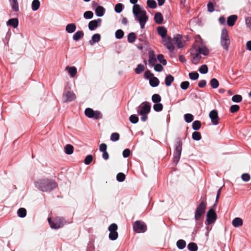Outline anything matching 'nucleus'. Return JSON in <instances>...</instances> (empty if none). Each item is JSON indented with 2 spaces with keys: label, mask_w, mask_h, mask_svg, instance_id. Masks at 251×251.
Segmentation results:
<instances>
[{
  "label": "nucleus",
  "mask_w": 251,
  "mask_h": 251,
  "mask_svg": "<svg viewBox=\"0 0 251 251\" xmlns=\"http://www.w3.org/2000/svg\"><path fill=\"white\" fill-rule=\"evenodd\" d=\"M11 7L12 9L14 11H18L19 10V4L17 0H9Z\"/></svg>",
  "instance_id": "nucleus-30"
},
{
  "label": "nucleus",
  "mask_w": 251,
  "mask_h": 251,
  "mask_svg": "<svg viewBox=\"0 0 251 251\" xmlns=\"http://www.w3.org/2000/svg\"><path fill=\"white\" fill-rule=\"evenodd\" d=\"M240 107L238 105H232L230 107V112L233 113H235L239 110Z\"/></svg>",
  "instance_id": "nucleus-60"
},
{
  "label": "nucleus",
  "mask_w": 251,
  "mask_h": 251,
  "mask_svg": "<svg viewBox=\"0 0 251 251\" xmlns=\"http://www.w3.org/2000/svg\"><path fill=\"white\" fill-rule=\"evenodd\" d=\"M243 222L241 218H234L232 222V224L233 226L237 227L243 225Z\"/></svg>",
  "instance_id": "nucleus-22"
},
{
  "label": "nucleus",
  "mask_w": 251,
  "mask_h": 251,
  "mask_svg": "<svg viewBox=\"0 0 251 251\" xmlns=\"http://www.w3.org/2000/svg\"><path fill=\"white\" fill-rule=\"evenodd\" d=\"M154 111L156 112L161 111L163 109V105L160 103H155L153 106Z\"/></svg>",
  "instance_id": "nucleus-46"
},
{
  "label": "nucleus",
  "mask_w": 251,
  "mask_h": 251,
  "mask_svg": "<svg viewBox=\"0 0 251 251\" xmlns=\"http://www.w3.org/2000/svg\"><path fill=\"white\" fill-rule=\"evenodd\" d=\"M181 38L182 36L179 34H177L173 39L174 43L176 44L177 47L179 49L182 48L184 46Z\"/></svg>",
  "instance_id": "nucleus-18"
},
{
  "label": "nucleus",
  "mask_w": 251,
  "mask_h": 251,
  "mask_svg": "<svg viewBox=\"0 0 251 251\" xmlns=\"http://www.w3.org/2000/svg\"><path fill=\"white\" fill-rule=\"evenodd\" d=\"M154 19L156 24H161L163 22V17L161 13L157 12L154 15Z\"/></svg>",
  "instance_id": "nucleus-24"
},
{
  "label": "nucleus",
  "mask_w": 251,
  "mask_h": 251,
  "mask_svg": "<svg viewBox=\"0 0 251 251\" xmlns=\"http://www.w3.org/2000/svg\"><path fill=\"white\" fill-rule=\"evenodd\" d=\"M208 11L210 12H212L214 11V7L213 3L211 2H209L207 4Z\"/></svg>",
  "instance_id": "nucleus-64"
},
{
  "label": "nucleus",
  "mask_w": 251,
  "mask_h": 251,
  "mask_svg": "<svg viewBox=\"0 0 251 251\" xmlns=\"http://www.w3.org/2000/svg\"><path fill=\"white\" fill-rule=\"evenodd\" d=\"M132 12L135 20L139 22L141 28H144L148 20L146 11L143 10L139 4H135L133 6Z\"/></svg>",
  "instance_id": "nucleus-2"
},
{
  "label": "nucleus",
  "mask_w": 251,
  "mask_h": 251,
  "mask_svg": "<svg viewBox=\"0 0 251 251\" xmlns=\"http://www.w3.org/2000/svg\"><path fill=\"white\" fill-rule=\"evenodd\" d=\"M181 156L180 153L174 152V161L176 164L179 161Z\"/></svg>",
  "instance_id": "nucleus-61"
},
{
  "label": "nucleus",
  "mask_w": 251,
  "mask_h": 251,
  "mask_svg": "<svg viewBox=\"0 0 251 251\" xmlns=\"http://www.w3.org/2000/svg\"><path fill=\"white\" fill-rule=\"evenodd\" d=\"M105 12V9L101 6H98L95 9V13L97 16L101 17L102 16Z\"/></svg>",
  "instance_id": "nucleus-25"
},
{
  "label": "nucleus",
  "mask_w": 251,
  "mask_h": 251,
  "mask_svg": "<svg viewBox=\"0 0 251 251\" xmlns=\"http://www.w3.org/2000/svg\"><path fill=\"white\" fill-rule=\"evenodd\" d=\"M189 77L192 80H197L199 76V75L198 73L194 72L190 73L189 74Z\"/></svg>",
  "instance_id": "nucleus-51"
},
{
  "label": "nucleus",
  "mask_w": 251,
  "mask_h": 251,
  "mask_svg": "<svg viewBox=\"0 0 251 251\" xmlns=\"http://www.w3.org/2000/svg\"><path fill=\"white\" fill-rule=\"evenodd\" d=\"M210 84L213 89L217 88L219 86V83L216 78H212L210 81Z\"/></svg>",
  "instance_id": "nucleus-36"
},
{
  "label": "nucleus",
  "mask_w": 251,
  "mask_h": 251,
  "mask_svg": "<svg viewBox=\"0 0 251 251\" xmlns=\"http://www.w3.org/2000/svg\"><path fill=\"white\" fill-rule=\"evenodd\" d=\"M189 82L187 81H183L180 84V87L183 90H186L189 86Z\"/></svg>",
  "instance_id": "nucleus-58"
},
{
  "label": "nucleus",
  "mask_w": 251,
  "mask_h": 251,
  "mask_svg": "<svg viewBox=\"0 0 251 251\" xmlns=\"http://www.w3.org/2000/svg\"><path fill=\"white\" fill-rule=\"evenodd\" d=\"M159 80L156 77H153L150 80V84L152 87H156L159 85Z\"/></svg>",
  "instance_id": "nucleus-32"
},
{
  "label": "nucleus",
  "mask_w": 251,
  "mask_h": 251,
  "mask_svg": "<svg viewBox=\"0 0 251 251\" xmlns=\"http://www.w3.org/2000/svg\"><path fill=\"white\" fill-rule=\"evenodd\" d=\"M63 99L64 102L71 101L76 99L75 95L71 91H65L63 93Z\"/></svg>",
  "instance_id": "nucleus-13"
},
{
  "label": "nucleus",
  "mask_w": 251,
  "mask_h": 251,
  "mask_svg": "<svg viewBox=\"0 0 251 251\" xmlns=\"http://www.w3.org/2000/svg\"><path fill=\"white\" fill-rule=\"evenodd\" d=\"M48 222L50 227L54 229H58L62 227L66 223L65 221L63 218L58 217L54 218L53 221L51 220L50 218H49Z\"/></svg>",
  "instance_id": "nucleus-5"
},
{
  "label": "nucleus",
  "mask_w": 251,
  "mask_h": 251,
  "mask_svg": "<svg viewBox=\"0 0 251 251\" xmlns=\"http://www.w3.org/2000/svg\"><path fill=\"white\" fill-rule=\"evenodd\" d=\"M35 185L37 189L43 192H50L57 186L54 180L49 178L40 179L35 181Z\"/></svg>",
  "instance_id": "nucleus-1"
},
{
  "label": "nucleus",
  "mask_w": 251,
  "mask_h": 251,
  "mask_svg": "<svg viewBox=\"0 0 251 251\" xmlns=\"http://www.w3.org/2000/svg\"><path fill=\"white\" fill-rule=\"evenodd\" d=\"M86 116L89 118L97 120L102 118L101 113L99 111H94L92 108H87L84 111Z\"/></svg>",
  "instance_id": "nucleus-8"
},
{
  "label": "nucleus",
  "mask_w": 251,
  "mask_h": 251,
  "mask_svg": "<svg viewBox=\"0 0 251 251\" xmlns=\"http://www.w3.org/2000/svg\"><path fill=\"white\" fill-rule=\"evenodd\" d=\"M123 9V5L122 3H118L115 6V11L117 13H120L122 12Z\"/></svg>",
  "instance_id": "nucleus-57"
},
{
  "label": "nucleus",
  "mask_w": 251,
  "mask_h": 251,
  "mask_svg": "<svg viewBox=\"0 0 251 251\" xmlns=\"http://www.w3.org/2000/svg\"><path fill=\"white\" fill-rule=\"evenodd\" d=\"M199 71L200 73L205 74L208 72V67L206 65H202L200 67Z\"/></svg>",
  "instance_id": "nucleus-48"
},
{
  "label": "nucleus",
  "mask_w": 251,
  "mask_h": 251,
  "mask_svg": "<svg viewBox=\"0 0 251 251\" xmlns=\"http://www.w3.org/2000/svg\"><path fill=\"white\" fill-rule=\"evenodd\" d=\"M151 99L154 103H159L161 100V98L159 95L155 94L152 95Z\"/></svg>",
  "instance_id": "nucleus-45"
},
{
  "label": "nucleus",
  "mask_w": 251,
  "mask_h": 251,
  "mask_svg": "<svg viewBox=\"0 0 251 251\" xmlns=\"http://www.w3.org/2000/svg\"><path fill=\"white\" fill-rule=\"evenodd\" d=\"M157 32L159 35H160L162 38H164L166 36L167 30L163 26H159L157 28Z\"/></svg>",
  "instance_id": "nucleus-26"
},
{
  "label": "nucleus",
  "mask_w": 251,
  "mask_h": 251,
  "mask_svg": "<svg viewBox=\"0 0 251 251\" xmlns=\"http://www.w3.org/2000/svg\"><path fill=\"white\" fill-rule=\"evenodd\" d=\"M119 134L117 132L112 133L110 136V140L113 142H116L119 140Z\"/></svg>",
  "instance_id": "nucleus-47"
},
{
  "label": "nucleus",
  "mask_w": 251,
  "mask_h": 251,
  "mask_svg": "<svg viewBox=\"0 0 251 251\" xmlns=\"http://www.w3.org/2000/svg\"><path fill=\"white\" fill-rule=\"evenodd\" d=\"M133 226L134 230L138 233L144 232L147 230L146 225L144 222L140 221L134 222Z\"/></svg>",
  "instance_id": "nucleus-11"
},
{
  "label": "nucleus",
  "mask_w": 251,
  "mask_h": 251,
  "mask_svg": "<svg viewBox=\"0 0 251 251\" xmlns=\"http://www.w3.org/2000/svg\"><path fill=\"white\" fill-rule=\"evenodd\" d=\"M157 59L163 65H166L167 64V61L166 59H164V57L163 54H158L157 55Z\"/></svg>",
  "instance_id": "nucleus-52"
},
{
  "label": "nucleus",
  "mask_w": 251,
  "mask_h": 251,
  "mask_svg": "<svg viewBox=\"0 0 251 251\" xmlns=\"http://www.w3.org/2000/svg\"><path fill=\"white\" fill-rule=\"evenodd\" d=\"M40 6V2L39 0H33L31 4L32 9L33 11L37 10Z\"/></svg>",
  "instance_id": "nucleus-33"
},
{
  "label": "nucleus",
  "mask_w": 251,
  "mask_h": 251,
  "mask_svg": "<svg viewBox=\"0 0 251 251\" xmlns=\"http://www.w3.org/2000/svg\"><path fill=\"white\" fill-rule=\"evenodd\" d=\"M145 70V67L143 65L140 64L135 69V72L137 74H140Z\"/></svg>",
  "instance_id": "nucleus-38"
},
{
  "label": "nucleus",
  "mask_w": 251,
  "mask_h": 251,
  "mask_svg": "<svg viewBox=\"0 0 251 251\" xmlns=\"http://www.w3.org/2000/svg\"><path fill=\"white\" fill-rule=\"evenodd\" d=\"M157 61L155 55L153 51H150L149 52V60L148 62L151 66H153Z\"/></svg>",
  "instance_id": "nucleus-17"
},
{
  "label": "nucleus",
  "mask_w": 251,
  "mask_h": 251,
  "mask_svg": "<svg viewBox=\"0 0 251 251\" xmlns=\"http://www.w3.org/2000/svg\"><path fill=\"white\" fill-rule=\"evenodd\" d=\"M154 69L156 72H161L163 70V66L160 64H155L154 66Z\"/></svg>",
  "instance_id": "nucleus-63"
},
{
  "label": "nucleus",
  "mask_w": 251,
  "mask_h": 251,
  "mask_svg": "<svg viewBox=\"0 0 251 251\" xmlns=\"http://www.w3.org/2000/svg\"><path fill=\"white\" fill-rule=\"evenodd\" d=\"M118 229L117 225L116 224H112L108 227V230L110 233L109 238L111 240H115L117 239L118 233L117 232Z\"/></svg>",
  "instance_id": "nucleus-10"
},
{
  "label": "nucleus",
  "mask_w": 251,
  "mask_h": 251,
  "mask_svg": "<svg viewBox=\"0 0 251 251\" xmlns=\"http://www.w3.org/2000/svg\"><path fill=\"white\" fill-rule=\"evenodd\" d=\"M190 54L191 56V60L193 64H197L200 61L201 57L198 51L193 46L190 49Z\"/></svg>",
  "instance_id": "nucleus-9"
},
{
  "label": "nucleus",
  "mask_w": 251,
  "mask_h": 251,
  "mask_svg": "<svg viewBox=\"0 0 251 251\" xmlns=\"http://www.w3.org/2000/svg\"><path fill=\"white\" fill-rule=\"evenodd\" d=\"M188 249L190 251H197L198 246L195 243H190L188 245Z\"/></svg>",
  "instance_id": "nucleus-43"
},
{
  "label": "nucleus",
  "mask_w": 251,
  "mask_h": 251,
  "mask_svg": "<svg viewBox=\"0 0 251 251\" xmlns=\"http://www.w3.org/2000/svg\"><path fill=\"white\" fill-rule=\"evenodd\" d=\"M242 100V97L240 95H235L232 98V100L234 102H240Z\"/></svg>",
  "instance_id": "nucleus-54"
},
{
  "label": "nucleus",
  "mask_w": 251,
  "mask_h": 251,
  "mask_svg": "<svg viewBox=\"0 0 251 251\" xmlns=\"http://www.w3.org/2000/svg\"><path fill=\"white\" fill-rule=\"evenodd\" d=\"M66 69L68 70V72L71 77H74L77 73L76 68L75 67H67Z\"/></svg>",
  "instance_id": "nucleus-31"
},
{
  "label": "nucleus",
  "mask_w": 251,
  "mask_h": 251,
  "mask_svg": "<svg viewBox=\"0 0 251 251\" xmlns=\"http://www.w3.org/2000/svg\"><path fill=\"white\" fill-rule=\"evenodd\" d=\"M174 81V77L171 75H167L165 79V85L169 87L171 85L172 82Z\"/></svg>",
  "instance_id": "nucleus-27"
},
{
  "label": "nucleus",
  "mask_w": 251,
  "mask_h": 251,
  "mask_svg": "<svg viewBox=\"0 0 251 251\" xmlns=\"http://www.w3.org/2000/svg\"><path fill=\"white\" fill-rule=\"evenodd\" d=\"M164 45L170 51L173 52L175 50V46L172 42V39L170 37H166L162 39Z\"/></svg>",
  "instance_id": "nucleus-12"
},
{
  "label": "nucleus",
  "mask_w": 251,
  "mask_h": 251,
  "mask_svg": "<svg viewBox=\"0 0 251 251\" xmlns=\"http://www.w3.org/2000/svg\"><path fill=\"white\" fill-rule=\"evenodd\" d=\"M93 160V156L91 155H87L84 159V163L86 165L90 164Z\"/></svg>",
  "instance_id": "nucleus-59"
},
{
  "label": "nucleus",
  "mask_w": 251,
  "mask_h": 251,
  "mask_svg": "<svg viewBox=\"0 0 251 251\" xmlns=\"http://www.w3.org/2000/svg\"><path fill=\"white\" fill-rule=\"evenodd\" d=\"M74 147L72 145L68 144L65 147V152L67 154H71L73 153Z\"/></svg>",
  "instance_id": "nucleus-35"
},
{
  "label": "nucleus",
  "mask_w": 251,
  "mask_h": 251,
  "mask_svg": "<svg viewBox=\"0 0 251 251\" xmlns=\"http://www.w3.org/2000/svg\"><path fill=\"white\" fill-rule=\"evenodd\" d=\"M237 16L236 15H232L229 16L227 19V24L229 26H232L235 25L236 21L237 20Z\"/></svg>",
  "instance_id": "nucleus-19"
},
{
  "label": "nucleus",
  "mask_w": 251,
  "mask_h": 251,
  "mask_svg": "<svg viewBox=\"0 0 251 251\" xmlns=\"http://www.w3.org/2000/svg\"><path fill=\"white\" fill-rule=\"evenodd\" d=\"M93 13L91 11H87L84 12L83 17L86 19H92L93 17Z\"/></svg>",
  "instance_id": "nucleus-50"
},
{
  "label": "nucleus",
  "mask_w": 251,
  "mask_h": 251,
  "mask_svg": "<svg viewBox=\"0 0 251 251\" xmlns=\"http://www.w3.org/2000/svg\"><path fill=\"white\" fill-rule=\"evenodd\" d=\"M100 35L99 33L94 34L91 39L89 41V44L91 46L93 45L95 43L99 42L100 40Z\"/></svg>",
  "instance_id": "nucleus-20"
},
{
  "label": "nucleus",
  "mask_w": 251,
  "mask_h": 251,
  "mask_svg": "<svg viewBox=\"0 0 251 251\" xmlns=\"http://www.w3.org/2000/svg\"><path fill=\"white\" fill-rule=\"evenodd\" d=\"M193 46L200 54H202L204 55H207L209 53V50L205 47L203 46L202 41L200 37L196 40Z\"/></svg>",
  "instance_id": "nucleus-6"
},
{
  "label": "nucleus",
  "mask_w": 251,
  "mask_h": 251,
  "mask_svg": "<svg viewBox=\"0 0 251 251\" xmlns=\"http://www.w3.org/2000/svg\"><path fill=\"white\" fill-rule=\"evenodd\" d=\"M84 33L82 31H77L76 32L73 36L74 40L77 41L83 37Z\"/></svg>",
  "instance_id": "nucleus-29"
},
{
  "label": "nucleus",
  "mask_w": 251,
  "mask_h": 251,
  "mask_svg": "<svg viewBox=\"0 0 251 251\" xmlns=\"http://www.w3.org/2000/svg\"><path fill=\"white\" fill-rule=\"evenodd\" d=\"M201 126V123L200 121H195L192 124V128L195 130H199Z\"/></svg>",
  "instance_id": "nucleus-40"
},
{
  "label": "nucleus",
  "mask_w": 251,
  "mask_h": 251,
  "mask_svg": "<svg viewBox=\"0 0 251 251\" xmlns=\"http://www.w3.org/2000/svg\"><path fill=\"white\" fill-rule=\"evenodd\" d=\"M153 74L150 71H146L144 74V77L146 79H151L153 77Z\"/></svg>",
  "instance_id": "nucleus-62"
},
{
  "label": "nucleus",
  "mask_w": 251,
  "mask_h": 251,
  "mask_svg": "<svg viewBox=\"0 0 251 251\" xmlns=\"http://www.w3.org/2000/svg\"><path fill=\"white\" fill-rule=\"evenodd\" d=\"M230 44V41L227 30L225 28L223 29L221 34L220 45L225 50L228 51Z\"/></svg>",
  "instance_id": "nucleus-4"
},
{
  "label": "nucleus",
  "mask_w": 251,
  "mask_h": 251,
  "mask_svg": "<svg viewBox=\"0 0 251 251\" xmlns=\"http://www.w3.org/2000/svg\"><path fill=\"white\" fill-rule=\"evenodd\" d=\"M147 5L151 8H156L157 7V4L154 0H148L147 1Z\"/></svg>",
  "instance_id": "nucleus-39"
},
{
  "label": "nucleus",
  "mask_w": 251,
  "mask_h": 251,
  "mask_svg": "<svg viewBox=\"0 0 251 251\" xmlns=\"http://www.w3.org/2000/svg\"><path fill=\"white\" fill-rule=\"evenodd\" d=\"M209 116L213 125H217L219 124V118L216 110H211L209 113Z\"/></svg>",
  "instance_id": "nucleus-15"
},
{
  "label": "nucleus",
  "mask_w": 251,
  "mask_h": 251,
  "mask_svg": "<svg viewBox=\"0 0 251 251\" xmlns=\"http://www.w3.org/2000/svg\"><path fill=\"white\" fill-rule=\"evenodd\" d=\"M101 19L100 18L90 21L88 24L89 29L92 31L100 27L101 25Z\"/></svg>",
  "instance_id": "nucleus-16"
},
{
  "label": "nucleus",
  "mask_w": 251,
  "mask_h": 251,
  "mask_svg": "<svg viewBox=\"0 0 251 251\" xmlns=\"http://www.w3.org/2000/svg\"><path fill=\"white\" fill-rule=\"evenodd\" d=\"M17 214L19 217L21 218H24L25 217L26 215V210L24 208H20L17 211Z\"/></svg>",
  "instance_id": "nucleus-37"
},
{
  "label": "nucleus",
  "mask_w": 251,
  "mask_h": 251,
  "mask_svg": "<svg viewBox=\"0 0 251 251\" xmlns=\"http://www.w3.org/2000/svg\"><path fill=\"white\" fill-rule=\"evenodd\" d=\"M116 178L118 181L123 182L125 179L126 176L124 173H119L117 174Z\"/></svg>",
  "instance_id": "nucleus-53"
},
{
  "label": "nucleus",
  "mask_w": 251,
  "mask_h": 251,
  "mask_svg": "<svg viewBox=\"0 0 251 251\" xmlns=\"http://www.w3.org/2000/svg\"><path fill=\"white\" fill-rule=\"evenodd\" d=\"M151 108V104L147 101L143 102L137 107V113L141 116V119L143 122L147 120L148 114L150 112Z\"/></svg>",
  "instance_id": "nucleus-3"
},
{
  "label": "nucleus",
  "mask_w": 251,
  "mask_h": 251,
  "mask_svg": "<svg viewBox=\"0 0 251 251\" xmlns=\"http://www.w3.org/2000/svg\"><path fill=\"white\" fill-rule=\"evenodd\" d=\"M18 24L19 21L17 18L10 19L6 23L8 26H11L14 28H16L18 26Z\"/></svg>",
  "instance_id": "nucleus-21"
},
{
  "label": "nucleus",
  "mask_w": 251,
  "mask_h": 251,
  "mask_svg": "<svg viewBox=\"0 0 251 251\" xmlns=\"http://www.w3.org/2000/svg\"><path fill=\"white\" fill-rule=\"evenodd\" d=\"M241 178L244 181L248 182L251 179V176L248 173H244L242 175Z\"/></svg>",
  "instance_id": "nucleus-56"
},
{
  "label": "nucleus",
  "mask_w": 251,
  "mask_h": 251,
  "mask_svg": "<svg viewBox=\"0 0 251 251\" xmlns=\"http://www.w3.org/2000/svg\"><path fill=\"white\" fill-rule=\"evenodd\" d=\"M186 245V242L184 240L180 239L176 242V246L180 250L185 248Z\"/></svg>",
  "instance_id": "nucleus-34"
},
{
  "label": "nucleus",
  "mask_w": 251,
  "mask_h": 251,
  "mask_svg": "<svg viewBox=\"0 0 251 251\" xmlns=\"http://www.w3.org/2000/svg\"><path fill=\"white\" fill-rule=\"evenodd\" d=\"M217 218V215L213 209H210L207 213L206 221L208 224L214 223Z\"/></svg>",
  "instance_id": "nucleus-14"
},
{
  "label": "nucleus",
  "mask_w": 251,
  "mask_h": 251,
  "mask_svg": "<svg viewBox=\"0 0 251 251\" xmlns=\"http://www.w3.org/2000/svg\"><path fill=\"white\" fill-rule=\"evenodd\" d=\"M184 120L186 123H189L193 121L194 116L191 114H186L184 116Z\"/></svg>",
  "instance_id": "nucleus-41"
},
{
  "label": "nucleus",
  "mask_w": 251,
  "mask_h": 251,
  "mask_svg": "<svg viewBox=\"0 0 251 251\" xmlns=\"http://www.w3.org/2000/svg\"><path fill=\"white\" fill-rule=\"evenodd\" d=\"M76 29V25L75 24H69L66 26V30L68 33H72Z\"/></svg>",
  "instance_id": "nucleus-28"
},
{
  "label": "nucleus",
  "mask_w": 251,
  "mask_h": 251,
  "mask_svg": "<svg viewBox=\"0 0 251 251\" xmlns=\"http://www.w3.org/2000/svg\"><path fill=\"white\" fill-rule=\"evenodd\" d=\"M192 138L196 141H199L201 138V136L200 132L195 131L192 133Z\"/></svg>",
  "instance_id": "nucleus-44"
},
{
  "label": "nucleus",
  "mask_w": 251,
  "mask_h": 251,
  "mask_svg": "<svg viewBox=\"0 0 251 251\" xmlns=\"http://www.w3.org/2000/svg\"><path fill=\"white\" fill-rule=\"evenodd\" d=\"M206 207V203L202 201L196 208L195 213V219L196 221L200 220L201 216L204 214Z\"/></svg>",
  "instance_id": "nucleus-7"
},
{
  "label": "nucleus",
  "mask_w": 251,
  "mask_h": 251,
  "mask_svg": "<svg viewBox=\"0 0 251 251\" xmlns=\"http://www.w3.org/2000/svg\"><path fill=\"white\" fill-rule=\"evenodd\" d=\"M182 143L180 139H178L175 144V152L181 153Z\"/></svg>",
  "instance_id": "nucleus-23"
},
{
  "label": "nucleus",
  "mask_w": 251,
  "mask_h": 251,
  "mask_svg": "<svg viewBox=\"0 0 251 251\" xmlns=\"http://www.w3.org/2000/svg\"><path fill=\"white\" fill-rule=\"evenodd\" d=\"M136 39V35L134 32L130 33L127 36V41L129 43H133Z\"/></svg>",
  "instance_id": "nucleus-42"
},
{
  "label": "nucleus",
  "mask_w": 251,
  "mask_h": 251,
  "mask_svg": "<svg viewBox=\"0 0 251 251\" xmlns=\"http://www.w3.org/2000/svg\"><path fill=\"white\" fill-rule=\"evenodd\" d=\"M124 35V31L121 29L117 30L115 32V37L117 39H122Z\"/></svg>",
  "instance_id": "nucleus-49"
},
{
  "label": "nucleus",
  "mask_w": 251,
  "mask_h": 251,
  "mask_svg": "<svg viewBox=\"0 0 251 251\" xmlns=\"http://www.w3.org/2000/svg\"><path fill=\"white\" fill-rule=\"evenodd\" d=\"M129 121L131 123L133 124H136L138 123L139 121V118L136 115H131L129 117Z\"/></svg>",
  "instance_id": "nucleus-55"
}]
</instances>
